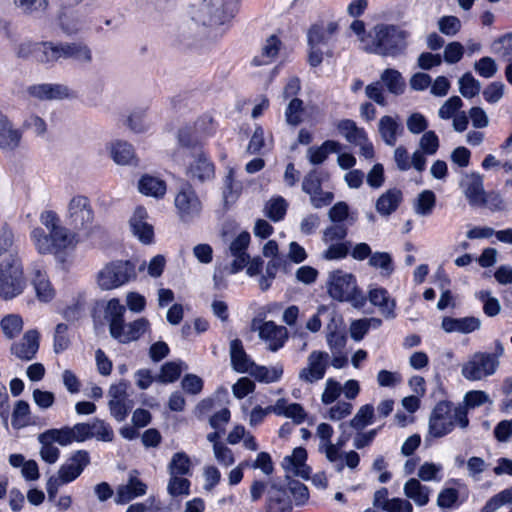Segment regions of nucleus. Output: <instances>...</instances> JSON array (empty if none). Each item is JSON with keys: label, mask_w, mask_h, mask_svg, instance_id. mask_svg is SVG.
I'll list each match as a JSON object with an SVG mask.
<instances>
[{"label": "nucleus", "mask_w": 512, "mask_h": 512, "mask_svg": "<svg viewBox=\"0 0 512 512\" xmlns=\"http://www.w3.org/2000/svg\"><path fill=\"white\" fill-rule=\"evenodd\" d=\"M68 326L59 323L55 327L53 350L56 354L62 353L70 346V339L67 336Z\"/></svg>", "instance_id": "57"}, {"label": "nucleus", "mask_w": 512, "mask_h": 512, "mask_svg": "<svg viewBox=\"0 0 512 512\" xmlns=\"http://www.w3.org/2000/svg\"><path fill=\"white\" fill-rule=\"evenodd\" d=\"M131 512H171L161 501L155 498H148L144 502L135 503L129 506Z\"/></svg>", "instance_id": "60"}, {"label": "nucleus", "mask_w": 512, "mask_h": 512, "mask_svg": "<svg viewBox=\"0 0 512 512\" xmlns=\"http://www.w3.org/2000/svg\"><path fill=\"white\" fill-rule=\"evenodd\" d=\"M322 180V172L317 169H312L305 175L302 181V190L310 195V200L313 196L321 192Z\"/></svg>", "instance_id": "48"}, {"label": "nucleus", "mask_w": 512, "mask_h": 512, "mask_svg": "<svg viewBox=\"0 0 512 512\" xmlns=\"http://www.w3.org/2000/svg\"><path fill=\"white\" fill-rule=\"evenodd\" d=\"M461 187L471 206H483V177L478 173L466 175L461 182Z\"/></svg>", "instance_id": "22"}, {"label": "nucleus", "mask_w": 512, "mask_h": 512, "mask_svg": "<svg viewBox=\"0 0 512 512\" xmlns=\"http://www.w3.org/2000/svg\"><path fill=\"white\" fill-rule=\"evenodd\" d=\"M62 60H73L81 65H89L93 60L92 50L83 42H61Z\"/></svg>", "instance_id": "23"}, {"label": "nucleus", "mask_w": 512, "mask_h": 512, "mask_svg": "<svg viewBox=\"0 0 512 512\" xmlns=\"http://www.w3.org/2000/svg\"><path fill=\"white\" fill-rule=\"evenodd\" d=\"M170 475L185 476L191 474V460L185 452H177L168 465Z\"/></svg>", "instance_id": "45"}, {"label": "nucleus", "mask_w": 512, "mask_h": 512, "mask_svg": "<svg viewBox=\"0 0 512 512\" xmlns=\"http://www.w3.org/2000/svg\"><path fill=\"white\" fill-rule=\"evenodd\" d=\"M190 484V481L186 478L179 477L178 475H170L167 490L173 497L188 495Z\"/></svg>", "instance_id": "58"}, {"label": "nucleus", "mask_w": 512, "mask_h": 512, "mask_svg": "<svg viewBox=\"0 0 512 512\" xmlns=\"http://www.w3.org/2000/svg\"><path fill=\"white\" fill-rule=\"evenodd\" d=\"M286 481L296 505L304 504L309 498L308 488L300 481L291 479L289 475H286Z\"/></svg>", "instance_id": "56"}, {"label": "nucleus", "mask_w": 512, "mask_h": 512, "mask_svg": "<svg viewBox=\"0 0 512 512\" xmlns=\"http://www.w3.org/2000/svg\"><path fill=\"white\" fill-rule=\"evenodd\" d=\"M369 265L374 268H380L382 275L389 276L394 271V265L392 257L387 252H375L372 253L369 258Z\"/></svg>", "instance_id": "52"}, {"label": "nucleus", "mask_w": 512, "mask_h": 512, "mask_svg": "<svg viewBox=\"0 0 512 512\" xmlns=\"http://www.w3.org/2000/svg\"><path fill=\"white\" fill-rule=\"evenodd\" d=\"M460 93L465 98H472L479 94L481 85L470 72L465 73L459 80Z\"/></svg>", "instance_id": "55"}, {"label": "nucleus", "mask_w": 512, "mask_h": 512, "mask_svg": "<svg viewBox=\"0 0 512 512\" xmlns=\"http://www.w3.org/2000/svg\"><path fill=\"white\" fill-rule=\"evenodd\" d=\"M380 82L395 96L402 95L406 88V82L402 74L393 68H387L381 73Z\"/></svg>", "instance_id": "35"}, {"label": "nucleus", "mask_w": 512, "mask_h": 512, "mask_svg": "<svg viewBox=\"0 0 512 512\" xmlns=\"http://www.w3.org/2000/svg\"><path fill=\"white\" fill-rule=\"evenodd\" d=\"M380 136L388 146H394L398 135L403 133V126L391 116H383L378 125Z\"/></svg>", "instance_id": "31"}, {"label": "nucleus", "mask_w": 512, "mask_h": 512, "mask_svg": "<svg viewBox=\"0 0 512 512\" xmlns=\"http://www.w3.org/2000/svg\"><path fill=\"white\" fill-rule=\"evenodd\" d=\"M89 423L90 439L95 438L98 441L112 442L114 439V432L112 427L104 420L99 418L93 419Z\"/></svg>", "instance_id": "43"}, {"label": "nucleus", "mask_w": 512, "mask_h": 512, "mask_svg": "<svg viewBox=\"0 0 512 512\" xmlns=\"http://www.w3.org/2000/svg\"><path fill=\"white\" fill-rule=\"evenodd\" d=\"M248 373L259 382L272 383L278 381L282 377L283 367L281 365H277L275 367L268 368L254 363Z\"/></svg>", "instance_id": "42"}, {"label": "nucleus", "mask_w": 512, "mask_h": 512, "mask_svg": "<svg viewBox=\"0 0 512 512\" xmlns=\"http://www.w3.org/2000/svg\"><path fill=\"white\" fill-rule=\"evenodd\" d=\"M328 358L327 352L312 351L307 359V367L299 372V379L307 383L321 380L326 373Z\"/></svg>", "instance_id": "12"}, {"label": "nucleus", "mask_w": 512, "mask_h": 512, "mask_svg": "<svg viewBox=\"0 0 512 512\" xmlns=\"http://www.w3.org/2000/svg\"><path fill=\"white\" fill-rule=\"evenodd\" d=\"M341 150V144L334 140H326L319 147H310L307 151L309 162L313 165L322 164L330 153H337Z\"/></svg>", "instance_id": "36"}, {"label": "nucleus", "mask_w": 512, "mask_h": 512, "mask_svg": "<svg viewBox=\"0 0 512 512\" xmlns=\"http://www.w3.org/2000/svg\"><path fill=\"white\" fill-rule=\"evenodd\" d=\"M31 237L40 254L57 253L68 248L74 235L67 228L60 226L46 233L42 228H35Z\"/></svg>", "instance_id": "6"}, {"label": "nucleus", "mask_w": 512, "mask_h": 512, "mask_svg": "<svg viewBox=\"0 0 512 512\" xmlns=\"http://www.w3.org/2000/svg\"><path fill=\"white\" fill-rule=\"evenodd\" d=\"M436 204V196L431 190L422 191L416 198L414 203V211L421 216H428Z\"/></svg>", "instance_id": "47"}, {"label": "nucleus", "mask_w": 512, "mask_h": 512, "mask_svg": "<svg viewBox=\"0 0 512 512\" xmlns=\"http://www.w3.org/2000/svg\"><path fill=\"white\" fill-rule=\"evenodd\" d=\"M136 277V267L131 261H115L97 274V284L102 290L118 288Z\"/></svg>", "instance_id": "4"}, {"label": "nucleus", "mask_w": 512, "mask_h": 512, "mask_svg": "<svg viewBox=\"0 0 512 512\" xmlns=\"http://www.w3.org/2000/svg\"><path fill=\"white\" fill-rule=\"evenodd\" d=\"M13 2L16 8L28 16H41L49 7V0H13Z\"/></svg>", "instance_id": "44"}, {"label": "nucleus", "mask_w": 512, "mask_h": 512, "mask_svg": "<svg viewBox=\"0 0 512 512\" xmlns=\"http://www.w3.org/2000/svg\"><path fill=\"white\" fill-rule=\"evenodd\" d=\"M337 128L349 143L361 144L364 140H367V134L364 129L359 128L353 120H341Z\"/></svg>", "instance_id": "38"}, {"label": "nucleus", "mask_w": 512, "mask_h": 512, "mask_svg": "<svg viewBox=\"0 0 512 512\" xmlns=\"http://www.w3.org/2000/svg\"><path fill=\"white\" fill-rule=\"evenodd\" d=\"M126 307L117 298L110 299L104 307V319L108 322L109 333L113 339H124L120 326L125 322Z\"/></svg>", "instance_id": "13"}, {"label": "nucleus", "mask_w": 512, "mask_h": 512, "mask_svg": "<svg viewBox=\"0 0 512 512\" xmlns=\"http://www.w3.org/2000/svg\"><path fill=\"white\" fill-rule=\"evenodd\" d=\"M138 188L142 194L155 198L163 197L166 192L165 182L149 175H144L139 180Z\"/></svg>", "instance_id": "41"}, {"label": "nucleus", "mask_w": 512, "mask_h": 512, "mask_svg": "<svg viewBox=\"0 0 512 512\" xmlns=\"http://www.w3.org/2000/svg\"><path fill=\"white\" fill-rule=\"evenodd\" d=\"M259 337L269 343L268 350L276 352L284 346L288 339V331L284 326L266 321L259 327Z\"/></svg>", "instance_id": "17"}, {"label": "nucleus", "mask_w": 512, "mask_h": 512, "mask_svg": "<svg viewBox=\"0 0 512 512\" xmlns=\"http://www.w3.org/2000/svg\"><path fill=\"white\" fill-rule=\"evenodd\" d=\"M304 112L303 101L299 98H293L286 110L285 119L288 125L298 126L302 122V114Z\"/></svg>", "instance_id": "53"}, {"label": "nucleus", "mask_w": 512, "mask_h": 512, "mask_svg": "<svg viewBox=\"0 0 512 512\" xmlns=\"http://www.w3.org/2000/svg\"><path fill=\"white\" fill-rule=\"evenodd\" d=\"M348 234V228L343 223H336L327 227L323 232V241L325 243L342 241Z\"/></svg>", "instance_id": "64"}, {"label": "nucleus", "mask_w": 512, "mask_h": 512, "mask_svg": "<svg viewBox=\"0 0 512 512\" xmlns=\"http://www.w3.org/2000/svg\"><path fill=\"white\" fill-rule=\"evenodd\" d=\"M267 512H291V499L287 489L276 483L271 482L267 490Z\"/></svg>", "instance_id": "15"}, {"label": "nucleus", "mask_w": 512, "mask_h": 512, "mask_svg": "<svg viewBox=\"0 0 512 512\" xmlns=\"http://www.w3.org/2000/svg\"><path fill=\"white\" fill-rule=\"evenodd\" d=\"M287 211V202L282 197L268 201L264 207V214L270 220L278 222L282 220Z\"/></svg>", "instance_id": "49"}, {"label": "nucleus", "mask_w": 512, "mask_h": 512, "mask_svg": "<svg viewBox=\"0 0 512 512\" xmlns=\"http://www.w3.org/2000/svg\"><path fill=\"white\" fill-rule=\"evenodd\" d=\"M329 295L338 301L357 300L358 289L355 277L342 270H336L329 274Z\"/></svg>", "instance_id": "8"}, {"label": "nucleus", "mask_w": 512, "mask_h": 512, "mask_svg": "<svg viewBox=\"0 0 512 512\" xmlns=\"http://www.w3.org/2000/svg\"><path fill=\"white\" fill-rule=\"evenodd\" d=\"M211 36L209 29L203 30L200 21L194 19L192 13L191 19L183 23L178 30V40L186 46H192L198 40Z\"/></svg>", "instance_id": "21"}, {"label": "nucleus", "mask_w": 512, "mask_h": 512, "mask_svg": "<svg viewBox=\"0 0 512 512\" xmlns=\"http://www.w3.org/2000/svg\"><path fill=\"white\" fill-rule=\"evenodd\" d=\"M147 486L137 477L130 475L128 483L120 485L117 489L115 502L125 504L146 493Z\"/></svg>", "instance_id": "27"}, {"label": "nucleus", "mask_w": 512, "mask_h": 512, "mask_svg": "<svg viewBox=\"0 0 512 512\" xmlns=\"http://www.w3.org/2000/svg\"><path fill=\"white\" fill-rule=\"evenodd\" d=\"M230 358L233 369L238 373H248L254 365V362L245 352L240 339H234L230 342Z\"/></svg>", "instance_id": "28"}, {"label": "nucleus", "mask_w": 512, "mask_h": 512, "mask_svg": "<svg viewBox=\"0 0 512 512\" xmlns=\"http://www.w3.org/2000/svg\"><path fill=\"white\" fill-rule=\"evenodd\" d=\"M59 25L61 30L68 36H73L83 31L85 28V20L77 10L71 14H63L59 18Z\"/></svg>", "instance_id": "39"}, {"label": "nucleus", "mask_w": 512, "mask_h": 512, "mask_svg": "<svg viewBox=\"0 0 512 512\" xmlns=\"http://www.w3.org/2000/svg\"><path fill=\"white\" fill-rule=\"evenodd\" d=\"M458 425L465 429L469 426L468 412L465 406H453L450 401H440L436 404L429 417V435L441 438L451 433Z\"/></svg>", "instance_id": "2"}, {"label": "nucleus", "mask_w": 512, "mask_h": 512, "mask_svg": "<svg viewBox=\"0 0 512 512\" xmlns=\"http://www.w3.org/2000/svg\"><path fill=\"white\" fill-rule=\"evenodd\" d=\"M0 260L21 262L18 257V248L15 243L14 234L6 225L0 230Z\"/></svg>", "instance_id": "30"}, {"label": "nucleus", "mask_w": 512, "mask_h": 512, "mask_svg": "<svg viewBox=\"0 0 512 512\" xmlns=\"http://www.w3.org/2000/svg\"><path fill=\"white\" fill-rule=\"evenodd\" d=\"M239 1L202 0L192 13L194 19L200 21L203 25V30L209 29L212 32L214 28L224 25L235 16Z\"/></svg>", "instance_id": "3"}, {"label": "nucleus", "mask_w": 512, "mask_h": 512, "mask_svg": "<svg viewBox=\"0 0 512 512\" xmlns=\"http://www.w3.org/2000/svg\"><path fill=\"white\" fill-rule=\"evenodd\" d=\"M48 439H51L54 443H58L61 446H66L74 442L73 434L69 426L62 427L60 429H49L45 431Z\"/></svg>", "instance_id": "62"}, {"label": "nucleus", "mask_w": 512, "mask_h": 512, "mask_svg": "<svg viewBox=\"0 0 512 512\" xmlns=\"http://www.w3.org/2000/svg\"><path fill=\"white\" fill-rule=\"evenodd\" d=\"M69 88L63 84H35L27 88V93L38 100H62L69 97Z\"/></svg>", "instance_id": "20"}, {"label": "nucleus", "mask_w": 512, "mask_h": 512, "mask_svg": "<svg viewBox=\"0 0 512 512\" xmlns=\"http://www.w3.org/2000/svg\"><path fill=\"white\" fill-rule=\"evenodd\" d=\"M402 201V192L392 188L383 193L376 201L375 208L382 216H389L397 210Z\"/></svg>", "instance_id": "32"}, {"label": "nucleus", "mask_w": 512, "mask_h": 512, "mask_svg": "<svg viewBox=\"0 0 512 512\" xmlns=\"http://www.w3.org/2000/svg\"><path fill=\"white\" fill-rule=\"evenodd\" d=\"M481 326L479 318L474 316L463 318L444 317L441 327L447 333L459 332L468 334L478 330Z\"/></svg>", "instance_id": "24"}, {"label": "nucleus", "mask_w": 512, "mask_h": 512, "mask_svg": "<svg viewBox=\"0 0 512 512\" xmlns=\"http://www.w3.org/2000/svg\"><path fill=\"white\" fill-rule=\"evenodd\" d=\"M29 413V404L23 400L17 401L12 414V425L17 428L26 426L29 423Z\"/></svg>", "instance_id": "61"}, {"label": "nucleus", "mask_w": 512, "mask_h": 512, "mask_svg": "<svg viewBox=\"0 0 512 512\" xmlns=\"http://www.w3.org/2000/svg\"><path fill=\"white\" fill-rule=\"evenodd\" d=\"M39 349V333L37 330L27 331L19 342L11 346V353L23 361L32 360Z\"/></svg>", "instance_id": "19"}, {"label": "nucleus", "mask_w": 512, "mask_h": 512, "mask_svg": "<svg viewBox=\"0 0 512 512\" xmlns=\"http://www.w3.org/2000/svg\"><path fill=\"white\" fill-rule=\"evenodd\" d=\"M491 51L504 61L512 62V32L495 39L491 44Z\"/></svg>", "instance_id": "46"}, {"label": "nucleus", "mask_w": 512, "mask_h": 512, "mask_svg": "<svg viewBox=\"0 0 512 512\" xmlns=\"http://www.w3.org/2000/svg\"><path fill=\"white\" fill-rule=\"evenodd\" d=\"M409 35L397 25L381 23L375 25L367 38L362 37L361 41L367 42L364 50L368 53L397 57L405 52Z\"/></svg>", "instance_id": "1"}, {"label": "nucleus", "mask_w": 512, "mask_h": 512, "mask_svg": "<svg viewBox=\"0 0 512 512\" xmlns=\"http://www.w3.org/2000/svg\"><path fill=\"white\" fill-rule=\"evenodd\" d=\"M94 218L89 199L78 195L73 197L68 205V223L75 230H87Z\"/></svg>", "instance_id": "10"}, {"label": "nucleus", "mask_w": 512, "mask_h": 512, "mask_svg": "<svg viewBox=\"0 0 512 512\" xmlns=\"http://www.w3.org/2000/svg\"><path fill=\"white\" fill-rule=\"evenodd\" d=\"M110 154L112 159L119 165H137L134 149L131 144L125 141L112 143Z\"/></svg>", "instance_id": "37"}, {"label": "nucleus", "mask_w": 512, "mask_h": 512, "mask_svg": "<svg viewBox=\"0 0 512 512\" xmlns=\"http://www.w3.org/2000/svg\"><path fill=\"white\" fill-rule=\"evenodd\" d=\"M404 494L418 506H425L429 502L430 488L422 485L416 478L409 479L404 485Z\"/></svg>", "instance_id": "34"}, {"label": "nucleus", "mask_w": 512, "mask_h": 512, "mask_svg": "<svg viewBox=\"0 0 512 512\" xmlns=\"http://www.w3.org/2000/svg\"><path fill=\"white\" fill-rule=\"evenodd\" d=\"M22 130L15 128L6 114L0 117V149L4 152L16 150L22 140Z\"/></svg>", "instance_id": "16"}, {"label": "nucleus", "mask_w": 512, "mask_h": 512, "mask_svg": "<svg viewBox=\"0 0 512 512\" xmlns=\"http://www.w3.org/2000/svg\"><path fill=\"white\" fill-rule=\"evenodd\" d=\"M369 301L374 306L378 307L380 313L386 319H394L396 317L394 299L389 297L388 291L384 288H375L369 292Z\"/></svg>", "instance_id": "26"}, {"label": "nucleus", "mask_w": 512, "mask_h": 512, "mask_svg": "<svg viewBox=\"0 0 512 512\" xmlns=\"http://www.w3.org/2000/svg\"><path fill=\"white\" fill-rule=\"evenodd\" d=\"M90 464V454L86 450H77L61 465L58 471L62 483H70L78 478Z\"/></svg>", "instance_id": "11"}, {"label": "nucleus", "mask_w": 512, "mask_h": 512, "mask_svg": "<svg viewBox=\"0 0 512 512\" xmlns=\"http://www.w3.org/2000/svg\"><path fill=\"white\" fill-rule=\"evenodd\" d=\"M150 323L146 318H139L130 323H123L120 326V332L124 334V339H116L119 343L128 344L138 340L149 328Z\"/></svg>", "instance_id": "33"}, {"label": "nucleus", "mask_w": 512, "mask_h": 512, "mask_svg": "<svg viewBox=\"0 0 512 512\" xmlns=\"http://www.w3.org/2000/svg\"><path fill=\"white\" fill-rule=\"evenodd\" d=\"M194 160L187 169V176L191 180H197L203 183L206 180H210L214 177V165L207 158L202 148H197V151L193 153Z\"/></svg>", "instance_id": "14"}, {"label": "nucleus", "mask_w": 512, "mask_h": 512, "mask_svg": "<svg viewBox=\"0 0 512 512\" xmlns=\"http://www.w3.org/2000/svg\"><path fill=\"white\" fill-rule=\"evenodd\" d=\"M499 367L487 352H476L462 365V376L470 381H480L495 374Z\"/></svg>", "instance_id": "7"}, {"label": "nucleus", "mask_w": 512, "mask_h": 512, "mask_svg": "<svg viewBox=\"0 0 512 512\" xmlns=\"http://www.w3.org/2000/svg\"><path fill=\"white\" fill-rule=\"evenodd\" d=\"M281 42L275 35H271L267 41L266 44L262 48V56L266 57L267 61L259 60L258 57H255L253 60V63L255 65H262L267 64L270 62L271 59H273L279 52V46Z\"/></svg>", "instance_id": "59"}, {"label": "nucleus", "mask_w": 512, "mask_h": 512, "mask_svg": "<svg viewBox=\"0 0 512 512\" xmlns=\"http://www.w3.org/2000/svg\"><path fill=\"white\" fill-rule=\"evenodd\" d=\"M32 284L34 286L37 298L42 302H49L54 297V289L51 286L42 266L36 263L32 271Z\"/></svg>", "instance_id": "25"}, {"label": "nucleus", "mask_w": 512, "mask_h": 512, "mask_svg": "<svg viewBox=\"0 0 512 512\" xmlns=\"http://www.w3.org/2000/svg\"><path fill=\"white\" fill-rule=\"evenodd\" d=\"M0 324L4 335L9 339L16 337L23 328L22 318L14 314L5 316Z\"/></svg>", "instance_id": "54"}, {"label": "nucleus", "mask_w": 512, "mask_h": 512, "mask_svg": "<svg viewBox=\"0 0 512 512\" xmlns=\"http://www.w3.org/2000/svg\"><path fill=\"white\" fill-rule=\"evenodd\" d=\"M175 207L180 219L188 222L201 212L202 205L193 187L188 182H182L175 197Z\"/></svg>", "instance_id": "9"}, {"label": "nucleus", "mask_w": 512, "mask_h": 512, "mask_svg": "<svg viewBox=\"0 0 512 512\" xmlns=\"http://www.w3.org/2000/svg\"><path fill=\"white\" fill-rule=\"evenodd\" d=\"M147 211L144 207L139 206L135 209L129 223L130 228L135 237L143 244H150L153 242L154 230L153 226L147 223Z\"/></svg>", "instance_id": "18"}, {"label": "nucleus", "mask_w": 512, "mask_h": 512, "mask_svg": "<svg viewBox=\"0 0 512 512\" xmlns=\"http://www.w3.org/2000/svg\"><path fill=\"white\" fill-rule=\"evenodd\" d=\"M25 286L21 262L0 260V298L13 299L24 291Z\"/></svg>", "instance_id": "5"}, {"label": "nucleus", "mask_w": 512, "mask_h": 512, "mask_svg": "<svg viewBox=\"0 0 512 512\" xmlns=\"http://www.w3.org/2000/svg\"><path fill=\"white\" fill-rule=\"evenodd\" d=\"M374 417V407L366 404L360 407L358 412L350 421V426L357 431H362L367 425L372 423Z\"/></svg>", "instance_id": "51"}, {"label": "nucleus", "mask_w": 512, "mask_h": 512, "mask_svg": "<svg viewBox=\"0 0 512 512\" xmlns=\"http://www.w3.org/2000/svg\"><path fill=\"white\" fill-rule=\"evenodd\" d=\"M86 305L85 294L78 293L77 296L72 299V302L63 309V318L70 323L80 320L85 315Z\"/></svg>", "instance_id": "40"}, {"label": "nucleus", "mask_w": 512, "mask_h": 512, "mask_svg": "<svg viewBox=\"0 0 512 512\" xmlns=\"http://www.w3.org/2000/svg\"><path fill=\"white\" fill-rule=\"evenodd\" d=\"M37 48L36 60L41 64L54 66L62 59L61 42L42 41Z\"/></svg>", "instance_id": "29"}, {"label": "nucleus", "mask_w": 512, "mask_h": 512, "mask_svg": "<svg viewBox=\"0 0 512 512\" xmlns=\"http://www.w3.org/2000/svg\"><path fill=\"white\" fill-rule=\"evenodd\" d=\"M474 69L480 76L491 78L496 74L498 67L493 58L485 56L475 62Z\"/></svg>", "instance_id": "63"}, {"label": "nucleus", "mask_w": 512, "mask_h": 512, "mask_svg": "<svg viewBox=\"0 0 512 512\" xmlns=\"http://www.w3.org/2000/svg\"><path fill=\"white\" fill-rule=\"evenodd\" d=\"M38 441L41 444V458L49 464L55 463L60 456V450L54 446V442L47 438L45 432L38 435Z\"/></svg>", "instance_id": "50"}]
</instances>
